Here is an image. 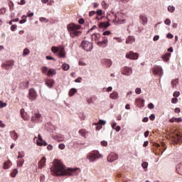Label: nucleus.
I'll use <instances>...</instances> for the list:
<instances>
[{
    "mask_svg": "<svg viewBox=\"0 0 182 182\" xmlns=\"http://www.w3.org/2000/svg\"><path fill=\"white\" fill-rule=\"evenodd\" d=\"M51 174L57 177L65 176H79L80 168H68L66 169L65 165L59 159H54L53 166L50 168Z\"/></svg>",
    "mask_w": 182,
    "mask_h": 182,
    "instance_id": "obj_1",
    "label": "nucleus"
},
{
    "mask_svg": "<svg viewBox=\"0 0 182 182\" xmlns=\"http://www.w3.org/2000/svg\"><path fill=\"white\" fill-rule=\"evenodd\" d=\"M80 28L82 26L79 24H75V23H71L67 26V29L69 33L70 38H77L82 35V31H80Z\"/></svg>",
    "mask_w": 182,
    "mask_h": 182,
    "instance_id": "obj_2",
    "label": "nucleus"
},
{
    "mask_svg": "<svg viewBox=\"0 0 182 182\" xmlns=\"http://www.w3.org/2000/svg\"><path fill=\"white\" fill-rule=\"evenodd\" d=\"M115 25H122V23H126V14L124 13H115Z\"/></svg>",
    "mask_w": 182,
    "mask_h": 182,
    "instance_id": "obj_3",
    "label": "nucleus"
},
{
    "mask_svg": "<svg viewBox=\"0 0 182 182\" xmlns=\"http://www.w3.org/2000/svg\"><path fill=\"white\" fill-rule=\"evenodd\" d=\"M100 157H102V155H100L97 151H94L87 156V159L91 162L97 160V159H100Z\"/></svg>",
    "mask_w": 182,
    "mask_h": 182,
    "instance_id": "obj_4",
    "label": "nucleus"
},
{
    "mask_svg": "<svg viewBox=\"0 0 182 182\" xmlns=\"http://www.w3.org/2000/svg\"><path fill=\"white\" fill-rule=\"evenodd\" d=\"M81 46L85 52H90L93 49V43L87 41H82Z\"/></svg>",
    "mask_w": 182,
    "mask_h": 182,
    "instance_id": "obj_5",
    "label": "nucleus"
},
{
    "mask_svg": "<svg viewBox=\"0 0 182 182\" xmlns=\"http://www.w3.org/2000/svg\"><path fill=\"white\" fill-rule=\"evenodd\" d=\"M152 73L155 76H163V68L159 65H156L152 68Z\"/></svg>",
    "mask_w": 182,
    "mask_h": 182,
    "instance_id": "obj_6",
    "label": "nucleus"
},
{
    "mask_svg": "<svg viewBox=\"0 0 182 182\" xmlns=\"http://www.w3.org/2000/svg\"><path fill=\"white\" fill-rule=\"evenodd\" d=\"M125 57L127 59H131L132 60H136L139 59V53L130 51L126 54Z\"/></svg>",
    "mask_w": 182,
    "mask_h": 182,
    "instance_id": "obj_7",
    "label": "nucleus"
},
{
    "mask_svg": "<svg viewBox=\"0 0 182 182\" xmlns=\"http://www.w3.org/2000/svg\"><path fill=\"white\" fill-rule=\"evenodd\" d=\"M107 19L108 22H113L116 25V13L114 11H112L111 14L107 13Z\"/></svg>",
    "mask_w": 182,
    "mask_h": 182,
    "instance_id": "obj_8",
    "label": "nucleus"
},
{
    "mask_svg": "<svg viewBox=\"0 0 182 182\" xmlns=\"http://www.w3.org/2000/svg\"><path fill=\"white\" fill-rule=\"evenodd\" d=\"M14 63L12 60L7 61L1 65L3 69H6V70H11L12 68H14Z\"/></svg>",
    "mask_w": 182,
    "mask_h": 182,
    "instance_id": "obj_9",
    "label": "nucleus"
},
{
    "mask_svg": "<svg viewBox=\"0 0 182 182\" xmlns=\"http://www.w3.org/2000/svg\"><path fill=\"white\" fill-rule=\"evenodd\" d=\"M122 75L125 76H130L133 73V69L129 67H124L121 71Z\"/></svg>",
    "mask_w": 182,
    "mask_h": 182,
    "instance_id": "obj_10",
    "label": "nucleus"
},
{
    "mask_svg": "<svg viewBox=\"0 0 182 182\" xmlns=\"http://www.w3.org/2000/svg\"><path fill=\"white\" fill-rule=\"evenodd\" d=\"M117 159H119V155L114 152H112L107 156V161L109 163H113V161H115V160H117Z\"/></svg>",
    "mask_w": 182,
    "mask_h": 182,
    "instance_id": "obj_11",
    "label": "nucleus"
},
{
    "mask_svg": "<svg viewBox=\"0 0 182 182\" xmlns=\"http://www.w3.org/2000/svg\"><path fill=\"white\" fill-rule=\"evenodd\" d=\"M31 122L33 123H38V122H42V114L40 113H36L34 115L31 117Z\"/></svg>",
    "mask_w": 182,
    "mask_h": 182,
    "instance_id": "obj_12",
    "label": "nucleus"
},
{
    "mask_svg": "<svg viewBox=\"0 0 182 182\" xmlns=\"http://www.w3.org/2000/svg\"><path fill=\"white\" fill-rule=\"evenodd\" d=\"M28 97L30 100H36V97H38V94H36V91H35L33 88L30 89Z\"/></svg>",
    "mask_w": 182,
    "mask_h": 182,
    "instance_id": "obj_13",
    "label": "nucleus"
},
{
    "mask_svg": "<svg viewBox=\"0 0 182 182\" xmlns=\"http://www.w3.org/2000/svg\"><path fill=\"white\" fill-rule=\"evenodd\" d=\"M79 134L84 139H87L90 136V132L85 129H82L78 132Z\"/></svg>",
    "mask_w": 182,
    "mask_h": 182,
    "instance_id": "obj_14",
    "label": "nucleus"
},
{
    "mask_svg": "<svg viewBox=\"0 0 182 182\" xmlns=\"http://www.w3.org/2000/svg\"><path fill=\"white\" fill-rule=\"evenodd\" d=\"M45 85L50 89V88L53 87V85H55V80H53L52 79H46L45 80Z\"/></svg>",
    "mask_w": 182,
    "mask_h": 182,
    "instance_id": "obj_15",
    "label": "nucleus"
},
{
    "mask_svg": "<svg viewBox=\"0 0 182 182\" xmlns=\"http://www.w3.org/2000/svg\"><path fill=\"white\" fill-rule=\"evenodd\" d=\"M139 21L142 25H147V16L145 14H141L139 16Z\"/></svg>",
    "mask_w": 182,
    "mask_h": 182,
    "instance_id": "obj_16",
    "label": "nucleus"
},
{
    "mask_svg": "<svg viewBox=\"0 0 182 182\" xmlns=\"http://www.w3.org/2000/svg\"><path fill=\"white\" fill-rule=\"evenodd\" d=\"M46 164V158L43 156L38 164V168H42L43 167H45Z\"/></svg>",
    "mask_w": 182,
    "mask_h": 182,
    "instance_id": "obj_17",
    "label": "nucleus"
},
{
    "mask_svg": "<svg viewBox=\"0 0 182 182\" xmlns=\"http://www.w3.org/2000/svg\"><path fill=\"white\" fill-rule=\"evenodd\" d=\"M105 124H106V121L100 119V122L98 124H96V130H101L102 126H105Z\"/></svg>",
    "mask_w": 182,
    "mask_h": 182,
    "instance_id": "obj_18",
    "label": "nucleus"
},
{
    "mask_svg": "<svg viewBox=\"0 0 182 182\" xmlns=\"http://www.w3.org/2000/svg\"><path fill=\"white\" fill-rule=\"evenodd\" d=\"M109 97L110 99H112V100H116L119 98V93L116 91H114L109 95Z\"/></svg>",
    "mask_w": 182,
    "mask_h": 182,
    "instance_id": "obj_19",
    "label": "nucleus"
},
{
    "mask_svg": "<svg viewBox=\"0 0 182 182\" xmlns=\"http://www.w3.org/2000/svg\"><path fill=\"white\" fill-rule=\"evenodd\" d=\"M20 87L21 89H28L29 87V82L28 81H23L20 83Z\"/></svg>",
    "mask_w": 182,
    "mask_h": 182,
    "instance_id": "obj_20",
    "label": "nucleus"
},
{
    "mask_svg": "<svg viewBox=\"0 0 182 182\" xmlns=\"http://www.w3.org/2000/svg\"><path fill=\"white\" fill-rule=\"evenodd\" d=\"M108 41L107 38H105L102 41H98L97 46H101L102 48H105L107 45Z\"/></svg>",
    "mask_w": 182,
    "mask_h": 182,
    "instance_id": "obj_21",
    "label": "nucleus"
},
{
    "mask_svg": "<svg viewBox=\"0 0 182 182\" xmlns=\"http://www.w3.org/2000/svg\"><path fill=\"white\" fill-rule=\"evenodd\" d=\"M171 56V54L170 53H166L161 56V58L163 59L164 62H168L169 58Z\"/></svg>",
    "mask_w": 182,
    "mask_h": 182,
    "instance_id": "obj_22",
    "label": "nucleus"
},
{
    "mask_svg": "<svg viewBox=\"0 0 182 182\" xmlns=\"http://www.w3.org/2000/svg\"><path fill=\"white\" fill-rule=\"evenodd\" d=\"M102 63H104V65H106L107 68H110V66H112V60L109 59L102 60Z\"/></svg>",
    "mask_w": 182,
    "mask_h": 182,
    "instance_id": "obj_23",
    "label": "nucleus"
},
{
    "mask_svg": "<svg viewBox=\"0 0 182 182\" xmlns=\"http://www.w3.org/2000/svg\"><path fill=\"white\" fill-rule=\"evenodd\" d=\"M55 75H56V70L53 69V68H50V70H48V71L47 73V76L50 77L52 76H55Z\"/></svg>",
    "mask_w": 182,
    "mask_h": 182,
    "instance_id": "obj_24",
    "label": "nucleus"
},
{
    "mask_svg": "<svg viewBox=\"0 0 182 182\" xmlns=\"http://www.w3.org/2000/svg\"><path fill=\"white\" fill-rule=\"evenodd\" d=\"M10 136H11V139H13V140H15V141L18 140V134L16 133V132L11 131Z\"/></svg>",
    "mask_w": 182,
    "mask_h": 182,
    "instance_id": "obj_25",
    "label": "nucleus"
},
{
    "mask_svg": "<svg viewBox=\"0 0 182 182\" xmlns=\"http://www.w3.org/2000/svg\"><path fill=\"white\" fill-rule=\"evenodd\" d=\"M136 41V39L134 38V36H129L127 37V40H126V43L129 44V43H134V42Z\"/></svg>",
    "mask_w": 182,
    "mask_h": 182,
    "instance_id": "obj_26",
    "label": "nucleus"
},
{
    "mask_svg": "<svg viewBox=\"0 0 182 182\" xmlns=\"http://www.w3.org/2000/svg\"><path fill=\"white\" fill-rule=\"evenodd\" d=\"M11 164H12V162H11V161L9 160V161L4 163L3 168L4 170H8V168H9V167H11Z\"/></svg>",
    "mask_w": 182,
    "mask_h": 182,
    "instance_id": "obj_27",
    "label": "nucleus"
},
{
    "mask_svg": "<svg viewBox=\"0 0 182 182\" xmlns=\"http://www.w3.org/2000/svg\"><path fill=\"white\" fill-rule=\"evenodd\" d=\"M109 26H110V23H109V21L107 22H102L99 24V27L100 28H109Z\"/></svg>",
    "mask_w": 182,
    "mask_h": 182,
    "instance_id": "obj_28",
    "label": "nucleus"
},
{
    "mask_svg": "<svg viewBox=\"0 0 182 182\" xmlns=\"http://www.w3.org/2000/svg\"><path fill=\"white\" fill-rule=\"evenodd\" d=\"M176 171L178 174H181L182 176V162L177 165Z\"/></svg>",
    "mask_w": 182,
    "mask_h": 182,
    "instance_id": "obj_29",
    "label": "nucleus"
},
{
    "mask_svg": "<svg viewBox=\"0 0 182 182\" xmlns=\"http://www.w3.org/2000/svg\"><path fill=\"white\" fill-rule=\"evenodd\" d=\"M77 92V90H76V88H72L70 90L68 95L70 96V97H72V96L75 95V93Z\"/></svg>",
    "mask_w": 182,
    "mask_h": 182,
    "instance_id": "obj_30",
    "label": "nucleus"
},
{
    "mask_svg": "<svg viewBox=\"0 0 182 182\" xmlns=\"http://www.w3.org/2000/svg\"><path fill=\"white\" fill-rule=\"evenodd\" d=\"M92 41H99L100 39V35L99 33H94L92 35Z\"/></svg>",
    "mask_w": 182,
    "mask_h": 182,
    "instance_id": "obj_31",
    "label": "nucleus"
},
{
    "mask_svg": "<svg viewBox=\"0 0 182 182\" xmlns=\"http://www.w3.org/2000/svg\"><path fill=\"white\" fill-rule=\"evenodd\" d=\"M58 52L60 58H65V48L61 47Z\"/></svg>",
    "mask_w": 182,
    "mask_h": 182,
    "instance_id": "obj_32",
    "label": "nucleus"
},
{
    "mask_svg": "<svg viewBox=\"0 0 182 182\" xmlns=\"http://www.w3.org/2000/svg\"><path fill=\"white\" fill-rule=\"evenodd\" d=\"M171 86L174 89L177 87V85H178V80L176 79V80H172L171 82Z\"/></svg>",
    "mask_w": 182,
    "mask_h": 182,
    "instance_id": "obj_33",
    "label": "nucleus"
},
{
    "mask_svg": "<svg viewBox=\"0 0 182 182\" xmlns=\"http://www.w3.org/2000/svg\"><path fill=\"white\" fill-rule=\"evenodd\" d=\"M23 163H25V159H19L16 162L17 167H22V166H23Z\"/></svg>",
    "mask_w": 182,
    "mask_h": 182,
    "instance_id": "obj_34",
    "label": "nucleus"
},
{
    "mask_svg": "<svg viewBox=\"0 0 182 182\" xmlns=\"http://www.w3.org/2000/svg\"><path fill=\"white\" fill-rule=\"evenodd\" d=\"M31 53V50H29V48H24L23 50V56H28Z\"/></svg>",
    "mask_w": 182,
    "mask_h": 182,
    "instance_id": "obj_35",
    "label": "nucleus"
},
{
    "mask_svg": "<svg viewBox=\"0 0 182 182\" xmlns=\"http://www.w3.org/2000/svg\"><path fill=\"white\" fill-rule=\"evenodd\" d=\"M37 146H48V143H46V141H37Z\"/></svg>",
    "mask_w": 182,
    "mask_h": 182,
    "instance_id": "obj_36",
    "label": "nucleus"
},
{
    "mask_svg": "<svg viewBox=\"0 0 182 182\" xmlns=\"http://www.w3.org/2000/svg\"><path fill=\"white\" fill-rule=\"evenodd\" d=\"M16 174H18V169L15 168L12 171L11 176L14 178L15 177H16Z\"/></svg>",
    "mask_w": 182,
    "mask_h": 182,
    "instance_id": "obj_37",
    "label": "nucleus"
},
{
    "mask_svg": "<svg viewBox=\"0 0 182 182\" xmlns=\"http://www.w3.org/2000/svg\"><path fill=\"white\" fill-rule=\"evenodd\" d=\"M70 67L69 66V65L68 64V63H64V64H63V65H62V69H63V70H69V68H70Z\"/></svg>",
    "mask_w": 182,
    "mask_h": 182,
    "instance_id": "obj_38",
    "label": "nucleus"
},
{
    "mask_svg": "<svg viewBox=\"0 0 182 182\" xmlns=\"http://www.w3.org/2000/svg\"><path fill=\"white\" fill-rule=\"evenodd\" d=\"M51 51L53 52V53H58V52H59V48L56 46H53L51 48Z\"/></svg>",
    "mask_w": 182,
    "mask_h": 182,
    "instance_id": "obj_39",
    "label": "nucleus"
},
{
    "mask_svg": "<svg viewBox=\"0 0 182 182\" xmlns=\"http://www.w3.org/2000/svg\"><path fill=\"white\" fill-rule=\"evenodd\" d=\"M168 12L173 13L174 11H176V7L173 6H168Z\"/></svg>",
    "mask_w": 182,
    "mask_h": 182,
    "instance_id": "obj_40",
    "label": "nucleus"
},
{
    "mask_svg": "<svg viewBox=\"0 0 182 182\" xmlns=\"http://www.w3.org/2000/svg\"><path fill=\"white\" fill-rule=\"evenodd\" d=\"M18 156H17V159H23L25 157V153L18 151Z\"/></svg>",
    "mask_w": 182,
    "mask_h": 182,
    "instance_id": "obj_41",
    "label": "nucleus"
},
{
    "mask_svg": "<svg viewBox=\"0 0 182 182\" xmlns=\"http://www.w3.org/2000/svg\"><path fill=\"white\" fill-rule=\"evenodd\" d=\"M48 70H49L48 67L45 66L42 68V73H43L44 75L48 74Z\"/></svg>",
    "mask_w": 182,
    "mask_h": 182,
    "instance_id": "obj_42",
    "label": "nucleus"
},
{
    "mask_svg": "<svg viewBox=\"0 0 182 182\" xmlns=\"http://www.w3.org/2000/svg\"><path fill=\"white\" fill-rule=\"evenodd\" d=\"M101 5L104 8V9H107V8H109V4H107L106 1H102L101 3Z\"/></svg>",
    "mask_w": 182,
    "mask_h": 182,
    "instance_id": "obj_43",
    "label": "nucleus"
},
{
    "mask_svg": "<svg viewBox=\"0 0 182 182\" xmlns=\"http://www.w3.org/2000/svg\"><path fill=\"white\" fill-rule=\"evenodd\" d=\"M39 21H40V22H45L46 23H48V22H49V20H48L45 17L40 18Z\"/></svg>",
    "mask_w": 182,
    "mask_h": 182,
    "instance_id": "obj_44",
    "label": "nucleus"
},
{
    "mask_svg": "<svg viewBox=\"0 0 182 182\" xmlns=\"http://www.w3.org/2000/svg\"><path fill=\"white\" fill-rule=\"evenodd\" d=\"M164 23H165V25H167L168 26H170V25L171 24V21L169 20V18H166L164 21Z\"/></svg>",
    "mask_w": 182,
    "mask_h": 182,
    "instance_id": "obj_45",
    "label": "nucleus"
},
{
    "mask_svg": "<svg viewBox=\"0 0 182 182\" xmlns=\"http://www.w3.org/2000/svg\"><path fill=\"white\" fill-rule=\"evenodd\" d=\"M95 14H97L98 16H102V15H103V11L102 9H99L97 11H95Z\"/></svg>",
    "mask_w": 182,
    "mask_h": 182,
    "instance_id": "obj_46",
    "label": "nucleus"
},
{
    "mask_svg": "<svg viewBox=\"0 0 182 182\" xmlns=\"http://www.w3.org/2000/svg\"><path fill=\"white\" fill-rule=\"evenodd\" d=\"M141 166L143 168H147V167H149V163L144 161L141 164Z\"/></svg>",
    "mask_w": 182,
    "mask_h": 182,
    "instance_id": "obj_47",
    "label": "nucleus"
},
{
    "mask_svg": "<svg viewBox=\"0 0 182 182\" xmlns=\"http://www.w3.org/2000/svg\"><path fill=\"white\" fill-rule=\"evenodd\" d=\"M135 93H136V95H140L141 93V88H140V87L136 88Z\"/></svg>",
    "mask_w": 182,
    "mask_h": 182,
    "instance_id": "obj_48",
    "label": "nucleus"
},
{
    "mask_svg": "<svg viewBox=\"0 0 182 182\" xmlns=\"http://www.w3.org/2000/svg\"><path fill=\"white\" fill-rule=\"evenodd\" d=\"M65 147H66V146H65V144H60L58 145V148H59L60 150H65Z\"/></svg>",
    "mask_w": 182,
    "mask_h": 182,
    "instance_id": "obj_49",
    "label": "nucleus"
},
{
    "mask_svg": "<svg viewBox=\"0 0 182 182\" xmlns=\"http://www.w3.org/2000/svg\"><path fill=\"white\" fill-rule=\"evenodd\" d=\"M5 12H6V9L5 8L0 9V15H4Z\"/></svg>",
    "mask_w": 182,
    "mask_h": 182,
    "instance_id": "obj_50",
    "label": "nucleus"
},
{
    "mask_svg": "<svg viewBox=\"0 0 182 182\" xmlns=\"http://www.w3.org/2000/svg\"><path fill=\"white\" fill-rule=\"evenodd\" d=\"M166 38H168V39H173V38H174V36H173V34L168 33L166 35Z\"/></svg>",
    "mask_w": 182,
    "mask_h": 182,
    "instance_id": "obj_51",
    "label": "nucleus"
},
{
    "mask_svg": "<svg viewBox=\"0 0 182 182\" xmlns=\"http://www.w3.org/2000/svg\"><path fill=\"white\" fill-rule=\"evenodd\" d=\"M46 59H47V60H55V58L50 56V55H47L46 57Z\"/></svg>",
    "mask_w": 182,
    "mask_h": 182,
    "instance_id": "obj_52",
    "label": "nucleus"
},
{
    "mask_svg": "<svg viewBox=\"0 0 182 182\" xmlns=\"http://www.w3.org/2000/svg\"><path fill=\"white\" fill-rule=\"evenodd\" d=\"M149 119L151 120V122H153L154 119H156V115H154V114H151L149 117Z\"/></svg>",
    "mask_w": 182,
    "mask_h": 182,
    "instance_id": "obj_53",
    "label": "nucleus"
},
{
    "mask_svg": "<svg viewBox=\"0 0 182 182\" xmlns=\"http://www.w3.org/2000/svg\"><path fill=\"white\" fill-rule=\"evenodd\" d=\"M0 107H6V103L0 101Z\"/></svg>",
    "mask_w": 182,
    "mask_h": 182,
    "instance_id": "obj_54",
    "label": "nucleus"
},
{
    "mask_svg": "<svg viewBox=\"0 0 182 182\" xmlns=\"http://www.w3.org/2000/svg\"><path fill=\"white\" fill-rule=\"evenodd\" d=\"M177 102H178V99H177L176 97L172 98L171 103L176 104V103H177Z\"/></svg>",
    "mask_w": 182,
    "mask_h": 182,
    "instance_id": "obj_55",
    "label": "nucleus"
},
{
    "mask_svg": "<svg viewBox=\"0 0 182 182\" xmlns=\"http://www.w3.org/2000/svg\"><path fill=\"white\" fill-rule=\"evenodd\" d=\"M17 27H18V26H16V25H12L11 26V31H12V32L15 31V29H16Z\"/></svg>",
    "mask_w": 182,
    "mask_h": 182,
    "instance_id": "obj_56",
    "label": "nucleus"
},
{
    "mask_svg": "<svg viewBox=\"0 0 182 182\" xmlns=\"http://www.w3.org/2000/svg\"><path fill=\"white\" fill-rule=\"evenodd\" d=\"M110 33H111L110 31H106L103 32L102 35H104V36H107L110 35Z\"/></svg>",
    "mask_w": 182,
    "mask_h": 182,
    "instance_id": "obj_57",
    "label": "nucleus"
},
{
    "mask_svg": "<svg viewBox=\"0 0 182 182\" xmlns=\"http://www.w3.org/2000/svg\"><path fill=\"white\" fill-rule=\"evenodd\" d=\"M75 83H80L82 82V77H79L75 80Z\"/></svg>",
    "mask_w": 182,
    "mask_h": 182,
    "instance_id": "obj_58",
    "label": "nucleus"
},
{
    "mask_svg": "<svg viewBox=\"0 0 182 182\" xmlns=\"http://www.w3.org/2000/svg\"><path fill=\"white\" fill-rule=\"evenodd\" d=\"M101 144L104 146V147H107V141H102Z\"/></svg>",
    "mask_w": 182,
    "mask_h": 182,
    "instance_id": "obj_59",
    "label": "nucleus"
},
{
    "mask_svg": "<svg viewBox=\"0 0 182 182\" xmlns=\"http://www.w3.org/2000/svg\"><path fill=\"white\" fill-rule=\"evenodd\" d=\"M175 122H176V123H181V122H182L181 117L175 118Z\"/></svg>",
    "mask_w": 182,
    "mask_h": 182,
    "instance_id": "obj_60",
    "label": "nucleus"
},
{
    "mask_svg": "<svg viewBox=\"0 0 182 182\" xmlns=\"http://www.w3.org/2000/svg\"><path fill=\"white\" fill-rule=\"evenodd\" d=\"M95 15H96V11H90L89 13L90 16H95Z\"/></svg>",
    "mask_w": 182,
    "mask_h": 182,
    "instance_id": "obj_61",
    "label": "nucleus"
},
{
    "mask_svg": "<svg viewBox=\"0 0 182 182\" xmlns=\"http://www.w3.org/2000/svg\"><path fill=\"white\" fill-rule=\"evenodd\" d=\"M148 108L149 109H154V105H153V103H149L148 105Z\"/></svg>",
    "mask_w": 182,
    "mask_h": 182,
    "instance_id": "obj_62",
    "label": "nucleus"
},
{
    "mask_svg": "<svg viewBox=\"0 0 182 182\" xmlns=\"http://www.w3.org/2000/svg\"><path fill=\"white\" fill-rule=\"evenodd\" d=\"M40 181H41V182H45V175H42V176L40 177Z\"/></svg>",
    "mask_w": 182,
    "mask_h": 182,
    "instance_id": "obj_63",
    "label": "nucleus"
},
{
    "mask_svg": "<svg viewBox=\"0 0 182 182\" xmlns=\"http://www.w3.org/2000/svg\"><path fill=\"white\" fill-rule=\"evenodd\" d=\"M86 102L90 105V103H92V98L91 97H88L86 99Z\"/></svg>",
    "mask_w": 182,
    "mask_h": 182,
    "instance_id": "obj_64",
    "label": "nucleus"
}]
</instances>
